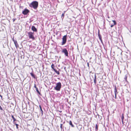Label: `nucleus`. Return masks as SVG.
Masks as SVG:
<instances>
[{"label":"nucleus","mask_w":131,"mask_h":131,"mask_svg":"<svg viewBox=\"0 0 131 131\" xmlns=\"http://www.w3.org/2000/svg\"><path fill=\"white\" fill-rule=\"evenodd\" d=\"M38 6V2L36 1H34L31 3L29 5V6L33 7L35 9H36Z\"/></svg>","instance_id":"obj_1"},{"label":"nucleus","mask_w":131,"mask_h":131,"mask_svg":"<svg viewBox=\"0 0 131 131\" xmlns=\"http://www.w3.org/2000/svg\"><path fill=\"white\" fill-rule=\"evenodd\" d=\"M61 83L60 82H59L56 84V86L54 88V89L57 91H59L61 88Z\"/></svg>","instance_id":"obj_2"},{"label":"nucleus","mask_w":131,"mask_h":131,"mask_svg":"<svg viewBox=\"0 0 131 131\" xmlns=\"http://www.w3.org/2000/svg\"><path fill=\"white\" fill-rule=\"evenodd\" d=\"M28 36L30 39H32L34 40L35 39V37L34 36V33L31 32H28Z\"/></svg>","instance_id":"obj_3"},{"label":"nucleus","mask_w":131,"mask_h":131,"mask_svg":"<svg viewBox=\"0 0 131 131\" xmlns=\"http://www.w3.org/2000/svg\"><path fill=\"white\" fill-rule=\"evenodd\" d=\"M67 35H65L62 38V42L61 45H64L66 43L67 41Z\"/></svg>","instance_id":"obj_4"},{"label":"nucleus","mask_w":131,"mask_h":131,"mask_svg":"<svg viewBox=\"0 0 131 131\" xmlns=\"http://www.w3.org/2000/svg\"><path fill=\"white\" fill-rule=\"evenodd\" d=\"M62 52L64 53L65 55L66 56H68V51L66 48H64L62 50Z\"/></svg>","instance_id":"obj_5"},{"label":"nucleus","mask_w":131,"mask_h":131,"mask_svg":"<svg viewBox=\"0 0 131 131\" xmlns=\"http://www.w3.org/2000/svg\"><path fill=\"white\" fill-rule=\"evenodd\" d=\"M29 12V10L26 9H25L23 11L22 13L24 15H27Z\"/></svg>","instance_id":"obj_6"},{"label":"nucleus","mask_w":131,"mask_h":131,"mask_svg":"<svg viewBox=\"0 0 131 131\" xmlns=\"http://www.w3.org/2000/svg\"><path fill=\"white\" fill-rule=\"evenodd\" d=\"M13 40L14 41L15 47L17 48L19 46L17 41L16 40H15L14 39V38L13 39Z\"/></svg>","instance_id":"obj_7"},{"label":"nucleus","mask_w":131,"mask_h":131,"mask_svg":"<svg viewBox=\"0 0 131 131\" xmlns=\"http://www.w3.org/2000/svg\"><path fill=\"white\" fill-rule=\"evenodd\" d=\"M31 30L34 32H37V29L34 26L31 27Z\"/></svg>","instance_id":"obj_8"},{"label":"nucleus","mask_w":131,"mask_h":131,"mask_svg":"<svg viewBox=\"0 0 131 131\" xmlns=\"http://www.w3.org/2000/svg\"><path fill=\"white\" fill-rule=\"evenodd\" d=\"M115 95V99H116V95L117 93H118L117 92V90L116 89V86L115 87V88L114 89V91Z\"/></svg>","instance_id":"obj_9"},{"label":"nucleus","mask_w":131,"mask_h":131,"mask_svg":"<svg viewBox=\"0 0 131 131\" xmlns=\"http://www.w3.org/2000/svg\"><path fill=\"white\" fill-rule=\"evenodd\" d=\"M63 124H61L60 127L61 129V130L62 131H64V129H63Z\"/></svg>","instance_id":"obj_10"},{"label":"nucleus","mask_w":131,"mask_h":131,"mask_svg":"<svg viewBox=\"0 0 131 131\" xmlns=\"http://www.w3.org/2000/svg\"><path fill=\"white\" fill-rule=\"evenodd\" d=\"M96 74H94V83L95 84H96Z\"/></svg>","instance_id":"obj_11"},{"label":"nucleus","mask_w":131,"mask_h":131,"mask_svg":"<svg viewBox=\"0 0 131 131\" xmlns=\"http://www.w3.org/2000/svg\"><path fill=\"white\" fill-rule=\"evenodd\" d=\"M12 118H13V123H15L16 122L15 121H16V119H15V118L14 117V116L13 115H12Z\"/></svg>","instance_id":"obj_12"},{"label":"nucleus","mask_w":131,"mask_h":131,"mask_svg":"<svg viewBox=\"0 0 131 131\" xmlns=\"http://www.w3.org/2000/svg\"><path fill=\"white\" fill-rule=\"evenodd\" d=\"M39 107H40V110L41 112V113L42 115H43V112L41 106L40 105H39Z\"/></svg>","instance_id":"obj_13"},{"label":"nucleus","mask_w":131,"mask_h":131,"mask_svg":"<svg viewBox=\"0 0 131 131\" xmlns=\"http://www.w3.org/2000/svg\"><path fill=\"white\" fill-rule=\"evenodd\" d=\"M54 71L57 73L59 75L60 74V73L59 71H57L56 69H54Z\"/></svg>","instance_id":"obj_14"},{"label":"nucleus","mask_w":131,"mask_h":131,"mask_svg":"<svg viewBox=\"0 0 131 131\" xmlns=\"http://www.w3.org/2000/svg\"><path fill=\"white\" fill-rule=\"evenodd\" d=\"M30 75L32 77H33L34 78H35V75L32 73H30Z\"/></svg>","instance_id":"obj_15"},{"label":"nucleus","mask_w":131,"mask_h":131,"mask_svg":"<svg viewBox=\"0 0 131 131\" xmlns=\"http://www.w3.org/2000/svg\"><path fill=\"white\" fill-rule=\"evenodd\" d=\"M69 124L70 125H71L72 127H74L73 125L72 124V122L71 121H69Z\"/></svg>","instance_id":"obj_16"},{"label":"nucleus","mask_w":131,"mask_h":131,"mask_svg":"<svg viewBox=\"0 0 131 131\" xmlns=\"http://www.w3.org/2000/svg\"><path fill=\"white\" fill-rule=\"evenodd\" d=\"M124 119V117L123 114H122V121L123 122V120Z\"/></svg>","instance_id":"obj_17"},{"label":"nucleus","mask_w":131,"mask_h":131,"mask_svg":"<svg viewBox=\"0 0 131 131\" xmlns=\"http://www.w3.org/2000/svg\"><path fill=\"white\" fill-rule=\"evenodd\" d=\"M96 128H95V131H97L98 130V125H97V124H96L95 125Z\"/></svg>","instance_id":"obj_18"},{"label":"nucleus","mask_w":131,"mask_h":131,"mask_svg":"<svg viewBox=\"0 0 131 131\" xmlns=\"http://www.w3.org/2000/svg\"><path fill=\"white\" fill-rule=\"evenodd\" d=\"M16 122H15V123H13L14 124H15V125L16 126V128L17 129H18V125L16 123Z\"/></svg>","instance_id":"obj_19"},{"label":"nucleus","mask_w":131,"mask_h":131,"mask_svg":"<svg viewBox=\"0 0 131 131\" xmlns=\"http://www.w3.org/2000/svg\"><path fill=\"white\" fill-rule=\"evenodd\" d=\"M51 67L53 69V70H54V69H55L54 68V64H52V65L51 66Z\"/></svg>","instance_id":"obj_20"},{"label":"nucleus","mask_w":131,"mask_h":131,"mask_svg":"<svg viewBox=\"0 0 131 131\" xmlns=\"http://www.w3.org/2000/svg\"><path fill=\"white\" fill-rule=\"evenodd\" d=\"M97 115L99 117V118L100 119H101L102 118V117L101 116L99 115V114H97Z\"/></svg>","instance_id":"obj_21"},{"label":"nucleus","mask_w":131,"mask_h":131,"mask_svg":"<svg viewBox=\"0 0 131 131\" xmlns=\"http://www.w3.org/2000/svg\"><path fill=\"white\" fill-rule=\"evenodd\" d=\"M64 15V14L63 13L62 14L61 16V18H62V19H63V18Z\"/></svg>","instance_id":"obj_22"},{"label":"nucleus","mask_w":131,"mask_h":131,"mask_svg":"<svg viewBox=\"0 0 131 131\" xmlns=\"http://www.w3.org/2000/svg\"><path fill=\"white\" fill-rule=\"evenodd\" d=\"M112 21L114 23V25H116V21L114 20H113Z\"/></svg>","instance_id":"obj_23"},{"label":"nucleus","mask_w":131,"mask_h":131,"mask_svg":"<svg viewBox=\"0 0 131 131\" xmlns=\"http://www.w3.org/2000/svg\"><path fill=\"white\" fill-rule=\"evenodd\" d=\"M127 76L126 75L125 76V78H124V79L126 80V81H127Z\"/></svg>","instance_id":"obj_24"},{"label":"nucleus","mask_w":131,"mask_h":131,"mask_svg":"<svg viewBox=\"0 0 131 131\" xmlns=\"http://www.w3.org/2000/svg\"><path fill=\"white\" fill-rule=\"evenodd\" d=\"M98 36L99 37V39H101L102 38L101 36V35Z\"/></svg>","instance_id":"obj_25"},{"label":"nucleus","mask_w":131,"mask_h":131,"mask_svg":"<svg viewBox=\"0 0 131 131\" xmlns=\"http://www.w3.org/2000/svg\"><path fill=\"white\" fill-rule=\"evenodd\" d=\"M36 90L37 91L38 93H39V91L38 89L37 88V89H36Z\"/></svg>","instance_id":"obj_26"},{"label":"nucleus","mask_w":131,"mask_h":131,"mask_svg":"<svg viewBox=\"0 0 131 131\" xmlns=\"http://www.w3.org/2000/svg\"><path fill=\"white\" fill-rule=\"evenodd\" d=\"M34 88H35L36 89H37V88L36 87V84H35L34 85Z\"/></svg>","instance_id":"obj_27"},{"label":"nucleus","mask_w":131,"mask_h":131,"mask_svg":"<svg viewBox=\"0 0 131 131\" xmlns=\"http://www.w3.org/2000/svg\"><path fill=\"white\" fill-rule=\"evenodd\" d=\"M98 36L100 35V32H99V31H98Z\"/></svg>","instance_id":"obj_28"},{"label":"nucleus","mask_w":131,"mask_h":131,"mask_svg":"<svg viewBox=\"0 0 131 131\" xmlns=\"http://www.w3.org/2000/svg\"><path fill=\"white\" fill-rule=\"evenodd\" d=\"M115 25H114L113 24V25H112L111 26V27H113V26H114Z\"/></svg>","instance_id":"obj_29"},{"label":"nucleus","mask_w":131,"mask_h":131,"mask_svg":"<svg viewBox=\"0 0 131 131\" xmlns=\"http://www.w3.org/2000/svg\"><path fill=\"white\" fill-rule=\"evenodd\" d=\"M100 39V40L101 42L102 43H103V41H102V38H101V39Z\"/></svg>","instance_id":"obj_30"},{"label":"nucleus","mask_w":131,"mask_h":131,"mask_svg":"<svg viewBox=\"0 0 131 131\" xmlns=\"http://www.w3.org/2000/svg\"><path fill=\"white\" fill-rule=\"evenodd\" d=\"M0 96L2 98V95H1L0 94Z\"/></svg>","instance_id":"obj_31"},{"label":"nucleus","mask_w":131,"mask_h":131,"mask_svg":"<svg viewBox=\"0 0 131 131\" xmlns=\"http://www.w3.org/2000/svg\"><path fill=\"white\" fill-rule=\"evenodd\" d=\"M87 64H88V66L89 67V63H87Z\"/></svg>","instance_id":"obj_32"},{"label":"nucleus","mask_w":131,"mask_h":131,"mask_svg":"<svg viewBox=\"0 0 131 131\" xmlns=\"http://www.w3.org/2000/svg\"><path fill=\"white\" fill-rule=\"evenodd\" d=\"M15 19H13V22H14V21H15Z\"/></svg>","instance_id":"obj_33"},{"label":"nucleus","mask_w":131,"mask_h":131,"mask_svg":"<svg viewBox=\"0 0 131 131\" xmlns=\"http://www.w3.org/2000/svg\"><path fill=\"white\" fill-rule=\"evenodd\" d=\"M62 112L61 111H60V112Z\"/></svg>","instance_id":"obj_34"},{"label":"nucleus","mask_w":131,"mask_h":131,"mask_svg":"<svg viewBox=\"0 0 131 131\" xmlns=\"http://www.w3.org/2000/svg\"><path fill=\"white\" fill-rule=\"evenodd\" d=\"M1 72V71H0V72Z\"/></svg>","instance_id":"obj_35"}]
</instances>
